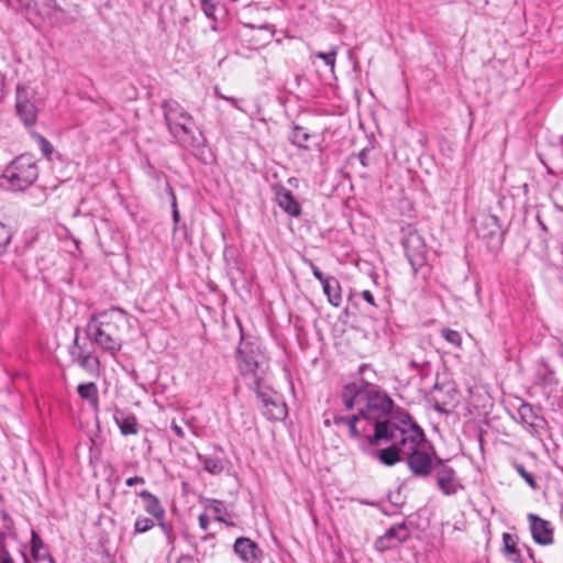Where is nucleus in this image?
Returning a JSON list of instances; mask_svg holds the SVG:
<instances>
[{"mask_svg":"<svg viewBox=\"0 0 563 563\" xmlns=\"http://www.w3.org/2000/svg\"><path fill=\"white\" fill-rule=\"evenodd\" d=\"M400 440L402 456L407 460L410 472L418 477H427L438 464H433L429 453L430 445L423 430L412 421L409 415L401 420V424L377 423L376 432L369 438L371 444L380 440Z\"/></svg>","mask_w":563,"mask_h":563,"instance_id":"1","label":"nucleus"},{"mask_svg":"<svg viewBox=\"0 0 563 563\" xmlns=\"http://www.w3.org/2000/svg\"><path fill=\"white\" fill-rule=\"evenodd\" d=\"M342 400L346 409H356L358 416L366 420H373L375 427L377 423H384L379 420L391 411L394 405L387 394L363 380L360 384L346 385L342 391ZM385 422L391 423L388 420Z\"/></svg>","mask_w":563,"mask_h":563,"instance_id":"2","label":"nucleus"},{"mask_svg":"<svg viewBox=\"0 0 563 563\" xmlns=\"http://www.w3.org/2000/svg\"><path fill=\"white\" fill-rule=\"evenodd\" d=\"M128 327V313L121 308H111L89 320L87 336L103 352L114 356L121 350L123 333Z\"/></svg>","mask_w":563,"mask_h":563,"instance_id":"3","label":"nucleus"},{"mask_svg":"<svg viewBox=\"0 0 563 563\" xmlns=\"http://www.w3.org/2000/svg\"><path fill=\"white\" fill-rule=\"evenodd\" d=\"M165 122L174 140L194 155L203 152L206 139L195 130L192 115L176 100H166L162 104Z\"/></svg>","mask_w":563,"mask_h":563,"instance_id":"4","label":"nucleus"},{"mask_svg":"<svg viewBox=\"0 0 563 563\" xmlns=\"http://www.w3.org/2000/svg\"><path fill=\"white\" fill-rule=\"evenodd\" d=\"M37 177L38 169L34 159L29 155H21L4 169L0 185L13 191H22Z\"/></svg>","mask_w":563,"mask_h":563,"instance_id":"5","label":"nucleus"},{"mask_svg":"<svg viewBox=\"0 0 563 563\" xmlns=\"http://www.w3.org/2000/svg\"><path fill=\"white\" fill-rule=\"evenodd\" d=\"M263 354L254 341H246L242 336L240 345L236 350V362L240 373L244 377L254 378V388L260 387L258 380L261 379V367L263 365Z\"/></svg>","mask_w":563,"mask_h":563,"instance_id":"6","label":"nucleus"},{"mask_svg":"<svg viewBox=\"0 0 563 563\" xmlns=\"http://www.w3.org/2000/svg\"><path fill=\"white\" fill-rule=\"evenodd\" d=\"M69 354L71 360L76 362L82 369L91 375H99L100 361L93 351H91L86 342H81L78 333L74 339V344L70 346Z\"/></svg>","mask_w":563,"mask_h":563,"instance_id":"7","label":"nucleus"},{"mask_svg":"<svg viewBox=\"0 0 563 563\" xmlns=\"http://www.w3.org/2000/svg\"><path fill=\"white\" fill-rule=\"evenodd\" d=\"M406 255L415 271L423 266L427 261L426 244L417 232H410L404 240Z\"/></svg>","mask_w":563,"mask_h":563,"instance_id":"8","label":"nucleus"},{"mask_svg":"<svg viewBox=\"0 0 563 563\" xmlns=\"http://www.w3.org/2000/svg\"><path fill=\"white\" fill-rule=\"evenodd\" d=\"M256 396L262 404V413L268 420H284L287 416V406L277 396L273 397L265 391H261L258 388H254Z\"/></svg>","mask_w":563,"mask_h":563,"instance_id":"9","label":"nucleus"},{"mask_svg":"<svg viewBox=\"0 0 563 563\" xmlns=\"http://www.w3.org/2000/svg\"><path fill=\"white\" fill-rule=\"evenodd\" d=\"M408 537L409 532L405 525L393 526L384 536L379 537L375 541V548L378 551L384 552L398 547L400 543L406 541Z\"/></svg>","mask_w":563,"mask_h":563,"instance_id":"10","label":"nucleus"},{"mask_svg":"<svg viewBox=\"0 0 563 563\" xmlns=\"http://www.w3.org/2000/svg\"><path fill=\"white\" fill-rule=\"evenodd\" d=\"M520 422L531 434H537L547 426L545 419L540 416L530 404L522 402L518 409Z\"/></svg>","mask_w":563,"mask_h":563,"instance_id":"11","label":"nucleus"},{"mask_svg":"<svg viewBox=\"0 0 563 563\" xmlns=\"http://www.w3.org/2000/svg\"><path fill=\"white\" fill-rule=\"evenodd\" d=\"M530 529L533 540L541 545H550L553 543V529L551 523L537 515H528Z\"/></svg>","mask_w":563,"mask_h":563,"instance_id":"12","label":"nucleus"},{"mask_svg":"<svg viewBox=\"0 0 563 563\" xmlns=\"http://www.w3.org/2000/svg\"><path fill=\"white\" fill-rule=\"evenodd\" d=\"M234 552L245 563H261L262 550L249 538H238L234 542Z\"/></svg>","mask_w":563,"mask_h":563,"instance_id":"13","label":"nucleus"},{"mask_svg":"<svg viewBox=\"0 0 563 563\" xmlns=\"http://www.w3.org/2000/svg\"><path fill=\"white\" fill-rule=\"evenodd\" d=\"M16 112L25 125H33L37 119L36 107L26 98V92L20 86L16 87Z\"/></svg>","mask_w":563,"mask_h":563,"instance_id":"14","label":"nucleus"},{"mask_svg":"<svg viewBox=\"0 0 563 563\" xmlns=\"http://www.w3.org/2000/svg\"><path fill=\"white\" fill-rule=\"evenodd\" d=\"M439 468L437 470V483L440 490L444 495H453L457 492L460 485L455 478V472L452 467L444 465L441 461L438 462Z\"/></svg>","mask_w":563,"mask_h":563,"instance_id":"15","label":"nucleus"},{"mask_svg":"<svg viewBox=\"0 0 563 563\" xmlns=\"http://www.w3.org/2000/svg\"><path fill=\"white\" fill-rule=\"evenodd\" d=\"M477 235L482 239H492L499 234L498 218L493 214H481L474 220Z\"/></svg>","mask_w":563,"mask_h":563,"instance_id":"16","label":"nucleus"},{"mask_svg":"<svg viewBox=\"0 0 563 563\" xmlns=\"http://www.w3.org/2000/svg\"><path fill=\"white\" fill-rule=\"evenodd\" d=\"M391 445L382 449L375 453V456L379 460V462L386 466H393L397 464L402 456V444L400 440H390Z\"/></svg>","mask_w":563,"mask_h":563,"instance_id":"17","label":"nucleus"},{"mask_svg":"<svg viewBox=\"0 0 563 563\" xmlns=\"http://www.w3.org/2000/svg\"><path fill=\"white\" fill-rule=\"evenodd\" d=\"M137 495L142 498L144 503V510L151 515L153 518L157 520L164 519L165 516V509L162 506L158 497L153 495L148 490H141L137 493Z\"/></svg>","mask_w":563,"mask_h":563,"instance_id":"18","label":"nucleus"},{"mask_svg":"<svg viewBox=\"0 0 563 563\" xmlns=\"http://www.w3.org/2000/svg\"><path fill=\"white\" fill-rule=\"evenodd\" d=\"M277 201L279 207L289 216L298 217L300 214V206L289 190L283 189L278 191Z\"/></svg>","mask_w":563,"mask_h":563,"instance_id":"19","label":"nucleus"},{"mask_svg":"<svg viewBox=\"0 0 563 563\" xmlns=\"http://www.w3.org/2000/svg\"><path fill=\"white\" fill-rule=\"evenodd\" d=\"M323 292L328 297V301L334 306L339 307L342 302V294L341 286L339 280L333 276H328V279H324L322 284Z\"/></svg>","mask_w":563,"mask_h":563,"instance_id":"20","label":"nucleus"},{"mask_svg":"<svg viewBox=\"0 0 563 563\" xmlns=\"http://www.w3.org/2000/svg\"><path fill=\"white\" fill-rule=\"evenodd\" d=\"M77 393L81 399L87 400L95 410H98L99 395L95 383L90 382L78 385Z\"/></svg>","mask_w":563,"mask_h":563,"instance_id":"21","label":"nucleus"},{"mask_svg":"<svg viewBox=\"0 0 563 563\" xmlns=\"http://www.w3.org/2000/svg\"><path fill=\"white\" fill-rule=\"evenodd\" d=\"M361 418L362 417L358 416V412L346 417L334 415L333 423L338 427H346L352 438H358L362 433V431L357 428V423Z\"/></svg>","mask_w":563,"mask_h":563,"instance_id":"22","label":"nucleus"},{"mask_svg":"<svg viewBox=\"0 0 563 563\" xmlns=\"http://www.w3.org/2000/svg\"><path fill=\"white\" fill-rule=\"evenodd\" d=\"M114 421L122 435H132L139 432L137 421L134 415L114 416Z\"/></svg>","mask_w":563,"mask_h":563,"instance_id":"23","label":"nucleus"},{"mask_svg":"<svg viewBox=\"0 0 563 563\" xmlns=\"http://www.w3.org/2000/svg\"><path fill=\"white\" fill-rule=\"evenodd\" d=\"M198 460L203 465V470L212 475H218L223 471L222 461L217 456H208L198 453Z\"/></svg>","mask_w":563,"mask_h":563,"instance_id":"24","label":"nucleus"},{"mask_svg":"<svg viewBox=\"0 0 563 563\" xmlns=\"http://www.w3.org/2000/svg\"><path fill=\"white\" fill-rule=\"evenodd\" d=\"M26 9L33 10L41 16H48L54 9L53 0H31L26 3Z\"/></svg>","mask_w":563,"mask_h":563,"instance_id":"25","label":"nucleus"},{"mask_svg":"<svg viewBox=\"0 0 563 563\" xmlns=\"http://www.w3.org/2000/svg\"><path fill=\"white\" fill-rule=\"evenodd\" d=\"M206 509L214 515L216 520L231 525L225 519L227 508L222 501L216 499L208 500Z\"/></svg>","mask_w":563,"mask_h":563,"instance_id":"26","label":"nucleus"},{"mask_svg":"<svg viewBox=\"0 0 563 563\" xmlns=\"http://www.w3.org/2000/svg\"><path fill=\"white\" fill-rule=\"evenodd\" d=\"M504 551L510 556V560L518 562L517 555V538L508 532L503 533Z\"/></svg>","mask_w":563,"mask_h":563,"instance_id":"27","label":"nucleus"},{"mask_svg":"<svg viewBox=\"0 0 563 563\" xmlns=\"http://www.w3.org/2000/svg\"><path fill=\"white\" fill-rule=\"evenodd\" d=\"M310 135L306 132L305 129L300 126H295L292 133L289 136L290 142L301 148H308L307 141Z\"/></svg>","mask_w":563,"mask_h":563,"instance_id":"28","label":"nucleus"},{"mask_svg":"<svg viewBox=\"0 0 563 563\" xmlns=\"http://www.w3.org/2000/svg\"><path fill=\"white\" fill-rule=\"evenodd\" d=\"M441 335L442 338L445 339L446 342H449L453 346L460 347L462 344V336L460 332L455 330L444 328L441 330Z\"/></svg>","mask_w":563,"mask_h":563,"instance_id":"29","label":"nucleus"},{"mask_svg":"<svg viewBox=\"0 0 563 563\" xmlns=\"http://www.w3.org/2000/svg\"><path fill=\"white\" fill-rule=\"evenodd\" d=\"M154 527L153 519L147 517H139L134 522V532L135 533H144L151 530Z\"/></svg>","mask_w":563,"mask_h":563,"instance_id":"30","label":"nucleus"},{"mask_svg":"<svg viewBox=\"0 0 563 563\" xmlns=\"http://www.w3.org/2000/svg\"><path fill=\"white\" fill-rule=\"evenodd\" d=\"M12 238L10 229L0 222V255L4 253Z\"/></svg>","mask_w":563,"mask_h":563,"instance_id":"31","label":"nucleus"},{"mask_svg":"<svg viewBox=\"0 0 563 563\" xmlns=\"http://www.w3.org/2000/svg\"><path fill=\"white\" fill-rule=\"evenodd\" d=\"M515 470L517 471V473L525 479V482L532 488V489H537L538 488V484L534 479V476L527 472L526 468L523 467V465L521 464H516L515 465Z\"/></svg>","mask_w":563,"mask_h":563,"instance_id":"32","label":"nucleus"},{"mask_svg":"<svg viewBox=\"0 0 563 563\" xmlns=\"http://www.w3.org/2000/svg\"><path fill=\"white\" fill-rule=\"evenodd\" d=\"M214 96L219 99H222V100H225V101H229L232 107H234L235 109H238L239 111L241 112H245V110L243 109L242 104H241V99H238V98H234V97H229V96H225L223 95L219 88H214Z\"/></svg>","mask_w":563,"mask_h":563,"instance_id":"33","label":"nucleus"},{"mask_svg":"<svg viewBox=\"0 0 563 563\" xmlns=\"http://www.w3.org/2000/svg\"><path fill=\"white\" fill-rule=\"evenodd\" d=\"M37 143L40 145V148L45 157L48 159L51 158V155L53 154L54 147L53 145L43 136L37 135Z\"/></svg>","mask_w":563,"mask_h":563,"instance_id":"34","label":"nucleus"},{"mask_svg":"<svg viewBox=\"0 0 563 563\" xmlns=\"http://www.w3.org/2000/svg\"><path fill=\"white\" fill-rule=\"evenodd\" d=\"M201 9L208 18H214V0H200Z\"/></svg>","mask_w":563,"mask_h":563,"instance_id":"35","label":"nucleus"},{"mask_svg":"<svg viewBox=\"0 0 563 563\" xmlns=\"http://www.w3.org/2000/svg\"><path fill=\"white\" fill-rule=\"evenodd\" d=\"M316 56L318 58H321L325 63V65H328L331 68V70H333L334 65H335V52H330V53L319 52L316 54Z\"/></svg>","mask_w":563,"mask_h":563,"instance_id":"36","label":"nucleus"},{"mask_svg":"<svg viewBox=\"0 0 563 563\" xmlns=\"http://www.w3.org/2000/svg\"><path fill=\"white\" fill-rule=\"evenodd\" d=\"M31 544L32 554L36 558L38 555L40 549L43 547V542L35 531H32Z\"/></svg>","mask_w":563,"mask_h":563,"instance_id":"37","label":"nucleus"},{"mask_svg":"<svg viewBox=\"0 0 563 563\" xmlns=\"http://www.w3.org/2000/svg\"><path fill=\"white\" fill-rule=\"evenodd\" d=\"M144 483H145V479L142 476H133V477H129L125 479V484L129 487H132L137 484H144Z\"/></svg>","mask_w":563,"mask_h":563,"instance_id":"38","label":"nucleus"},{"mask_svg":"<svg viewBox=\"0 0 563 563\" xmlns=\"http://www.w3.org/2000/svg\"><path fill=\"white\" fill-rule=\"evenodd\" d=\"M311 269L313 276L321 283V285L324 283V279H328V277H325L316 265H311Z\"/></svg>","mask_w":563,"mask_h":563,"instance_id":"39","label":"nucleus"},{"mask_svg":"<svg viewBox=\"0 0 563 563\" xmlns=\"http://www.w3.org/2000/svg\"><path fill=\"white\" fill-rule=\"evenodd\" d=\"M362 298L371 306L376 307L375 299H374L372 291H369V290L362 291Z\"/></svg>","mask_w":563,"mask_h":563,"instance_id":"40","label":"nucleus"},{"mask_svg":"<svg viewBox=\"0 0 563 563\" xmlns=\"http://www.w3.org/2000/svg\"><path fill=\"white\" fill-rule=\"evenodd\" d=\"M198 521H199V527L202 529V530H208L209 528V518L207 515L205 514H201L199 517H198Z\"/></svg>","mask_w":563,"mask_h":563,"instance_id":"41","label":"nucleus"},{"mask_svg":"<svg viewBox=\"0 0 563 563\" xmlns=\"http://www.w3.org/2000/svg\"><path fill=\"white\" fill-rule=\"evenodd\" d=\"M172 430L175 432V434L178 437V438H184L185 437V432L183 430L181 427H179L175 421L172 422Z\"/></svg>","mask_w":563,"mask_h":563,"instance_id":"42","label":"nucleus"},{"mask_svg":"<svg viewBox=\"0 0 563 563\" xmlns=\"http://www.w3.org/2000/svg\"><path fill=\"white\" fill-rule=\"evenodd\" d=\"M173 220L175 223L179 221V212L177 210L176 199H173Z\"/></svg>","mask_w":563,"mask_h":563,"instance_id":"43","label":"nucleus"},{"mask_svg":"<svg viewBox=\"0 0 563 563\" xmlns=\"http://www.w3.org/2000/svg\"><path fill=\"white\" fill-rule=\"evenodd\" d=\"M427 362H418L416 360L410 361L409 366L416 369H420L426 365Z\"/></svg>","mask_w":563,"mask_h":563,"instance_id":"44","label":"nucleus"},{"mask_svg":"<svg viewBox=\"0 0 563 563\" xmlns=\"http://www.w3.org/2000/svg\"><path fill=\"white\" fill-rule=\"evenodd\" d=\"M0 563H14L13 560L8 555V553H5L2 559H1V562Z\"/></svg>","mask_w":563,"mask_h":563,"instance_id":"45","label":"nucleus"},{"mask_svg":"<svg viewBox=\"0 0 563 563\" xmlns=\"http://www.w3.org/2000/svg\"><path fill=\"white\" fill-rule=\"evenodd\" d=\"M159 527L162 528V530L165 532V533H168L169 531V527L162 520H159Z\"/></svg>","mask_w":563,"mask_h":563,"instance_id":"46","label":"nucleus"},{"mask_svg":"<svg viewBox=\"0 0 563 563\" xmlns=\"http://www.w3.org/2000/svg\"><path fill=\"white\" fill-rule=\"evenodd\" d=\"M358 157H360V161H361L362 165L365 166L366 165V163H365L366 153H365L364 150L358 154Z\"/></svg>","mask_w":563,"mask_h":563,"instance_id":"47","label":"nucleus"},{"mask_svg":"<svg viewBox=\"0 0 563 563\" xmlns=\"http://www.w3.org/2000/svg\"><path fill=\"white\" fill-rule=\"evenodd\" d=\"M330 423H331V422H330V419H329V418H325V419H324V424H325L327 427H329V426H330Z\"/></svg>","mask_w":563,"mask_h":563,"instance_id":"48","label":"nucleus"},{"mask_svg":"<svg viewBox=\"0 0 563 563\" xmlns=\"http://www.w3.org/2000/svg\"><path fill=\"white\" fill-rule=\"evenodd\" d=\"M366 367H367V365H362V366L360 367L361 372H363Z\"/></svg>","mask_w":563,"mask_h":563,"instance_id":"49","label":"nucleus"},{"mask_svg":"<svg viewBox=\"0 0 563 563\" xmlns=\"http://www.w3.org/2000/svg\"><path fill=\"white\" fill-rule=\"evenodd\" d=\"M3 100V93L0 92V102Z\"/></svg>","mask_w":563,"mask_h":563,"instance_id":"50","label":"nucleus"}]
</instances>
